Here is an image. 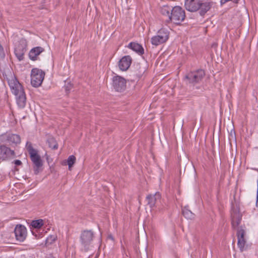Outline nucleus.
<instances>
[{"label": "nucleus", "mask_w": 258, "mask_h": 258, "mask_svg": "<svg viewBox=\"0 0 258 258\" xmlns=\"http://www.w3.org/2000/svg\"><path fill=\"white\" fill-rule=\"evenodd\" d=\"M213 4L212 2L203 0H185L184 7L190 12L199 11L200 15L204 17L211 9Z\"/></svg>", "instance_id": "obj_1"}, {"label": "nucleus", "mask_w": 258, "mask_h": 258, "mask_svg": "<svg viewBox=\"0 0 258 258\" xmlns=\"http://www.w3.org/2000/svg\"><path fill=\"white\" fill-rule=\"evenodd\" d=\"M8 83L12 92L16 96L18 106L21 108L24 107L26 105V97L22 85L15 77L12 78L11 80H9Z\"/></svg>", "instance_id": "obj_2"}, {"label": "nucleus", "mask_w": 258, "mask_h": 258, "mask_svg": "<svg viewBox=\"0 0 258 258\" xmlns=\"http://www.w3.org/2000/svg\"><path fill=\"white\" fill-rule=\"evenodd\" d=\"M27 150L30 155V159L34 164V172L37 174L43 165L42 160L40 156L38 154L37 150L33 148L31 143L27 142L26 143Z\"/></svg>", "instance_id": "obj_3"}, {"label": "nucleus", "mask_w": 258, "mask_h": 258, "mask_svg": "<svg viewBox=\"0 0 258 258\" xmlns=\"http://www.w3.org/2000/svg\"><path fill=\"white\" fill-rule=\"evenodd\" d=\"M186 18L184 10L180 6H175L172 8V11L168 18L166 20L167 23L172 22L176 25H180Z\"/></svg>", "instance_id": "obj_4"}, {"label": "nucleus", "mask_w": 258, "mask_h": 258, "mask_svg": "<svg viewBox=\"0 0 258 258\" xmlns=\"http://www.w3.org/2000/svg\"><path fill=\"white\" fill-rule=\"evenodd\" d=\"M94 238L95 234L92 230H84L82 231L80 237V242L85 251L89 250Z\"/></svg>", "instance_id": "obj_5"}, {"label": "nucleus", "mask_w": 258, "mask_h": 258, "mask_svg": "<svg viewBox=\"0 0 258 258\" xmlns=\"http://www.w3.org/2000/svg\"><path fill=\"white\" fill-rule=\"evenodd\" d=\"M205 76V72L203 69L191 71L186 74L184 79L187 83L195 85L201 81Z\"/></svg>", "instance_id": "obj_6"}, {"label": "nucleus", "mask_w": 258, "mask_h": 258, "mask_svg": "<svg viewBox=\"0 0 258 258\" xmlns=\"http://www.w3.org/2000/svg\"><path fill=\"white\" fill-rule=\"evenodd\" d=\"M45 73L41 69L33 68L31 72V83L34 87H39L44 78Z\"/></svg>", "instance_id": "obj_7"}, {"label": "nucleus", "mask_w": 258, "mask_h": 258, "mask_svg": "<svg viewBox=\"0 0 258 258\" xmlns=\"http://www.w3.org/2000/svg\"><path fill=\"white\" fill-rule=\"evenodd\" d=\"M112 87L116 92H122L126 87V80L121 76L115 75L112 78Z\"/></svg>", "instance_id": "obj_8"}, {"label": "nucleus", "mask_w": 258, "mask_h": 258, "mask_svg": "<svg viewBox=\"0 0 258 258\" xmlns=\"http://www.w3.org/2000/svg\"><path fill=\"white\" fill-rule=\"evenodd\" d=\"M169 38V32L165 29H160L156 36L151 38V43L155 46H158L165 43Z\"/></svg>", "instance_id": "obj_9"}, {"label": "nucleus", "mask_w": 258, "mask_h": 258, "mask_svg": "<svg viewBox=\"0 0 258 258\" xmlns=\"http://www.w3.org/2000/svg\"><path fill=\"white\" fill-rule=\"evenodd\" d=\"M27 41L24 38L21 39L16 45L14 52L19 61L24 59V56L27 50Z\"/></svg>", "instance_id": "obj_10"}, {"label": "nucleus", "mask_w": 258, "mask_h": 258, "mask_svg": "<svg viewBox=\"0 0 258 258\" xmlns=\"http://www.w3.org/2000/svg\"><path fill=\"white\" fill-rule=\"evenodd\" d=\"M242 219V215L240 213L239 209L235 208L233 204L231 206V225L233 229H235L240 224Z\"/></svg>", "instance_id": "obj_11"}, {"label": "nucleus", "mask_w": 258, "mask_h": 258, "mask_svg": "<svg viewBox=\"0 0 258 258\" xmlns=\"http://www.w3.org/2000/svg\"><path fill=\"white\" fill-rule=\"evenodd\" d=\"M16 157L14 150L3 145L0 146V159L3 161L11 160Z\"/></svg>", "instance_id": "obj_12"}, {"label": "nucleus", "mask_w": 258, "mask_h": 258, "mask_svg": "<svg viewBox=\"0 0 258 258\" xmlns=\"http://www.w3.org/2000/svg\"><path fill=\"white\" fill-rule=\"evenodd\" d=\"M146 69L141 63H137L134 66V69L132 71L130 76L132 81L139 80L144 74Z\"/></svg>", "instance_id": "obj_13"}, {"label": "nucleus", "mask_w": 258, "mask_h": 258, "mask_svg": "<svg viewBox=\"0 0 258 258\" xmlns=\"http://www.w3.org/2000/svg\"><path fill=\"white\" fill-rule=\"evenodd\" d=\"M1 138L3 142H7L11 146L17 145L21 143L20 136L17 134H4L1 136Z\"/></svg>", "instance_id": "obj_14"}, {"label": "nucleus", "mask_w": 258, "mask_h": 258, "mask_svg": "<svg viewBox=\"0 0 258 258\" xmlns=\"http://www.w3.org/2000/svg\"><path fill=\"white\" fill-rule=\"evenodd\" d=\"M16 239L17 241L23 242L27 236L26 228L22 225H17L14 230Z\"/></svg>", "instance_id": "obj_15"}, {"label": "nucleus", "mask_w": 258, "mask_h": 258, "mask_svg": "<svg viewBox=\"0 0 258 258\" xmlns=\"http://www.w3.org/2000/svg\"><path fill=\"white\" fill-rule=\"evenodd\" d=\"M132 58L130 55L123 56L118 61V67L120 70L125 71L130 68Z\"/></svg>", "instance_id": "obj_16"}, {"label": "nucleus", "mask_w": 258, "mask_h": 258, "mask_svg": "<svg viewBox=\"0 0 258 258\" xmlns=\"http://www.w3.org/2000/svg\"><path fill=\"white\" fill-rule=\"evenodd\" d=\"M44 51V49L40 46H37L32 48L29 53V58L35 61L37 60L38 56Z\"/></svg>", "instance_id": "obj_17"}, {"label": "nucleus", "mask_w": 258, "mask_h": 258, "mask_svg": "<svg viewBox=\"0 0 258 258\" xmlns=\"http://www.w3.org/2000/svg\"><path fill=\"white\" fill-rule=\"evenodd\" d=\"M161 198V196L159 192H156L154 195H148L146 197L148 205L150 208H153L155 206L157 200H160Z\"/></svg>", "instance_id": "obj_18"}, {"label": "nucleus", "mask_w": 258, "mask_h": 258, "mask_svg": "<svg viewBox=\"0 0 258 258\" xmlns=\"http://www.w3.org/2000/svg\"><path fill=\"white\" fill-rule=\"evenodd\" d=\"M237 246L241 252L250 249L252 246L251 243H247L245 238L237 240Z\"/></svg>", "instance_id": "obj_19"}, {"label": "nucleus", "mask_w": 258, "mask_h": 258, "mask_svg": "<svg viewBox=\"0 0 258 258\" xmlns=\"http://www.w3.org/2000/svg\"><path fill=\"white\" fill-rule=\"evenodd\" d=\"M127 47L138 53L139 55H142L144 53V49L143 46L138 43L131 42L128 44Z\"/></svg>", "instance_id": "obj_20"}, {"label": "nucleus", "mask_w": 258, "mask_h": 258, "mask_svg": "<svg viewBox=\"0 0 258 258\" xmlns=\"http://www.w3.org/2000/svg\"><path fill=\"white\" fill-rule=\"evenodd\" d=\"M246 235L245 227L244 225H241L237 228L236 236L237 240L245 238Z\"/></svg>", "instance_id": "obj_21"}, {"label": "nucleus", "mask_w": 258, "mask_h": 258, "mask_svg": "<svg viewBox=\"0 0 258 258\" xmlns=\"http://www.w3.org/2000/svg\"><path fill=\"white\" fill-rule=\"evenodd\" d=\"M182 213L186 219H192L195 218V214L188 209V206H185L182 209Z\"/></svg>", "instance_id": "obj_22"}, {"label": "nucleus", "mask_w": 258, "mask_h": 258, "mask_svg": "<svg viewBox=\"0 0 258 258\" xmlns=\"http://www.w3.org/2000/svg\"><path fill=\"white\" fill-rule=\"evenodd\" d=\"M47 143L51 149L56 150L58 148L57 143L53 137H49L47 140Z\"/></svg>", "instance_id": "obj_23"}, {"label": "nucleus", "mask_w": 258, "mask_h": 258, "mask_svg": "<svg viewBox=\"0 0 258 258\" xmlns=\"http://www.w3.org/2000/svg\"><path fill=\"white\" fill-rule=\"evenodd\" d=\"M172 9L168 6H163L160 9V13L163 16H166L167 19L170 17Z\"/></svg>", "instance_id": "obj_24"}, {"label": "nucleus", "mask_w": 258, "mask_h": 258, "mask_svg": "<svg viewBox=\"0 0 258 258\" xmlns=\"http://www.w3.org/2000/svg\"><path fill=\"white\" fill-rule=\"evenodd\" d=\"M43 225V221L42 219H38L33 220L31 222V226L35 229H39Z\"/></svg>", "instance_id": "obj_25"}, {"label": "nucleus", "mask_w": 258, "mask_h": 258, "mask_svg": "<svg viewBox=\"0 0 258 258\" xmlns=\"http://www.w3.org/2000/svg\"><path fill=\"white\" fill-rule=\"evenodd\" d=\"M57 236L55 234L49 235L45 240V244L48 246L53 243L57 240Z\"/></svg>", "instance_id": "obj_26"}, {"label": "nucleus", "mask_w": 258, "mask_h": 258, "mask_svg": "<svg viewBox=\"0 0 258 258\" xmlns=\"http://www.w3.org/2000/svg\"><path fill=\"white\" fill-rule=\"evenodd\" d=\"M76 158L75 156L71 155L70 156L67 161V164L69 166V170H71V168L73 167V165L75 164L76 162Z\"/></svg>", "instance_id": "obj_27"}, {"label": "nucleus", "mask_w": 258, "mask_h": 258, "mask_svg": "<svg viewBox=\"0 0 258 258\" xmlns=\"http://www.w3.org/2000/svg\"><path fill=\"white\" fill-rule=\"evenodd\" d=\"M73 87V84L71 83L70 81H66L64 88L67 94H69L71 90Z\"/></svg>", "instance_id": "obj_28"}, {"label": "nucleus", "mask_w": 258, "mask_h": 258, "mask_svg": "<svg viewBox=\"0 0 258 258\" xmlns=\"http://www.w3.org/2000/svg\"><path fill=\"white\" fill-rule=\"evenodd\" d=\"M5 57V53L3 46L0 43V58H4Z\"/></svg>", "instance_id": "obj_29"}, {"label": "nucleus", "mask_w": 258, "mask_h": 258, "mask_svg": "<svg viewBox=\"0 0 258 258\" xmlns=\"http://www.w3.org/2000/svg\"><path fill=\"white\" fill-rule=\"evenodd\" d=\"M239 0H221L220 3L221 5H223V4H225L226 3L229 2V1H232L235 4L238 3Z\"/></svg>", "instance_id": "obj_30"}, {"label": "nucleus", "mask_w": 258, "mask_h": 258, "mask_svg": "<svg viewBox=\"0 0 258 258\" xmlns=\"http://www.w3.org/2000/svg\"><path fill=\"white\" fill-rule=\"evenodd\" d=\"M16 166H21L22 162L20 160H15L13 162Z\"/></svg>", "instance_id": "obj_31"}, {"label": "nucleus", "mask_w": 258, "mask_h": 258, "mask_svg": "<svg viewBox=\"0 0 258 258\" xmlns=\"http://www.w3.org/2000/svg\"><path fill=\"white\" fill-rule=\"evenodd\" d=\"M230 138L233 139H236V135H235V132L234 130H232L231 131V132L230 133Z\"/></svg>", "instance_id": "obj_32"}, {"label": "nucleus", "mask_w": 258, "mask_h": 258, "mask_svg": "<svg viewBox=\"0 0 258 258\" xmlns=\"http://www.w3.org/2000/svg\"><path fill=\"white\" fill-rule=\"evenodd\" d=\"M256 206L258 207V190L256 192Z\"/></svg>", "instance_id": "obj_33"}, {"label": "nucleus", "mask_w": 258, "mask_h": 258, "mask_svg": "<svg viewBox=\"0 0 258 258\" xmlns=\"http://www.w3.org/2000/svg\"><path fill=\"white\" fill-rule=\"evenodd\" d=\"M15 170H17V171H18L19 169L17 168V167H15Z\"/></svg>", "instance_id": "obj_34"}, {"label": "nucleus", "mask_w": 258, "mask_h": 258, "mask_svg": "<svg viewBox=\"0 0 258 258\" xmlns=\"http://www.w3.org/2000/svg\"><path fill=\"white\" fill-rule=\"evenodd\" d=\"M45 0H43V3L44 4L45 3Z\"/></svg>", "instance_id": "obj_35"}, {"label": "nucleus", "mask_w": 258, "mask_h": 258, "mask_svg": "<svg viewBox=\"0 0 258 258\" xmlns=\"http://www.w3.org/2000/svg\"><path fill=\"white\" fill-rule=\"evenodd\" d=\"M43 9V7H42L41 8H40L39 9Z\"/></svg>", "instance_id": "obj_36"}]
</instances>
